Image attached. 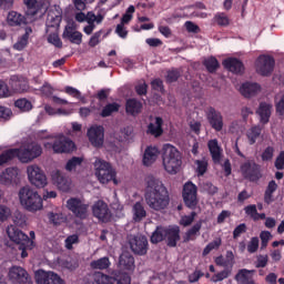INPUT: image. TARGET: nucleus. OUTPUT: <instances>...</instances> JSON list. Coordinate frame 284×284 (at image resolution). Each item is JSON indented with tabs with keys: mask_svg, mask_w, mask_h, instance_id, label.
Segmentation results:
<instances>
[{
	"mask_svg": "<svg viewBox=\"0 0 284 284\" xmlns=\"http://www.w3.org/2000/svg\"><path fill=\"white\" fill-rule=\"evenodd\" d=\"M144 201L153 212H163L170 206V191L162 181L150 174L144 179Z\"/></svg>",
	"mask_w": 284,
	"mask_h": 284,
	"instance_id": "obj_1",
	"label": "nucleus"
},
{
	"mask_svg": "<svg viewBox=\"0 0 284 284\" xmlns=\"http://www.w3.org/2000/svg\"><path fill=\"white\" fill-rule=\"evenodd\" d=\"M162 150L164 170L169 174H178L179 170H181V165H183L181 152L172 144H164Z\"/></svg>",
	"mask_w": 284,
	"mask_h": 284,
	"instance_id": "obj_2",
	"label": "nucleus"
},
{
	"mask_svg": "<svg viewBox=\"0 0 284 284\" xmlns=\"http://www.w3.org/2000/svg\"><path fill=\"white\" fill-rule=\"evenodd\" d=\"M18 196L20 204L27 212H39L43 210V197L34 189L23 186L20 189Z\"/></svg>",
	"mask_w": 284,
	"mask_h": 284,
	"instance_id": "obj_3",
	"label": "nucleus"
},
{
	"mask_svg": "<svg viewBox=\"0 0 284 284\" xmlns=\"http://www.w3.org/2000/svg\"><path fill=\"white\" fill-rule=\"evenodd\" d=\"M13 150L16 151V159H19L21 163H31L43 154V148L39 142H28Z\"/></svg>",
	"mask_w": 284,
	"mask_h": 284,
	"instance_id": "obj_4",
	"label": "nucleus"
},
{
	"mask_svg": "<svg viewBox=\"0 0 284 284\" xmlns=\"http://www.w3.org/2000/svg\"><path fill=\"white\" fill-rule=\"evenodd\" d=\"M94 168L95 176L98 178V181H100V183L106 184L110 183V181H113L114 185L119 183L116 181V171H114L112 164H110L105 160H95Z\"/></svg>",
	"mask_w": 284,
	"mask_h": 284,
	"instance_id": "obj_5",
	"label": "nucleus"
},
{
	"mask_svg": "<svg viewBox=\"0 0 284 284\" xmlns=\"http://www.w3.org/2000/svg\"><path fill=\"white\" fill-rule=\"evenodd\" d=\"M240 172L246 181L251 183H257L263 179V174L261 173L260 164L255 163L254 160L246 161L241 164Z\"/></svg>",
	"mask_w": 284,
	"mask_h": 284,
	"instance_id": "obj_6",
	"label": "nucleus"
},
{
	"mask_svg": "<svg viewBox=\"0 0 284 284\" xmlns=\"http://www.w3.org/2000/svg\"><path fill=\"white\" fill-rule=\"evenodd\" d=\"M44 148H52L54 154H70L77 150L72 140L65 136H59L53 142L44 143Z\"/></svg>",
	"mask_w": 284,
	"mask_h": 284,
	"instance_id": "obj_7",
	"label": "nucleus"
},
{
	"mask_svg": "<svg viewBox=\"0 0 284 284\" xmlns=\"http://www.w3.org/2000/svg\"><path fill=\"white\" fill-rule=\"evenodd\" d=\"M7 235L16 243V245H22L23 247H34V241L30 240L28 234L23 233V231L19 230L16 225H10L7 227Z\"/></svg>",
	"mask_w": 284,
	"mask_h": 284,
	"instance_id": "obj_8",
	"label": "nucleus"
},
{
	"mask_svg": "<svg viewBox=\"0 0 284 284\" xmlns=\"http://www.w3.org/2000/svg\"><path fill=\"white\" fill-rule=\"evenodd\" d=\"M199 187L196 184L191 181L186 182L183 186L182 196L184 201V205L189 207V210H196L199 205V196H197Z\"/></svg>",
	"mask_w": 284,
	"mask_h": 284,
	"instance_id": "obj_9",
	"label": "nucleus"
},
{
	"mask_svg": "<svg viewBox=\"0 0 284 284\" xmlns=\"http://www.w3.org/2000/svg\"><path fill=\"white\" fill-rule=\"evenodd\" d=\"M274 65H276V60L272 55H260L255 61V70L261 77H270L274 72Z\"/></svg>",
	"mask_w": 284,
	"mask_h": 284,
	"instance_id": "obj_10",
	"label": "nucleus"
},
{
	"mask_svg": "<svg viewBox=\"0 0 284 284\" xmlns=\"http://www.w3.org/2000/svg\"><path fill=\"white\" fill-rule=\"evenodd\" d=\"M207 123L214 130L215 132H222L223 131V114L221 111L216 110L214 106H207L204 110Z\"/></svg>",
	"mask_w": 284,
	"mask_h": 284,
	"instance_id": "obj_11",
	"label": "nucleus"
},
{
	"mask_svg": "<svg viewBox=\"0 0 284 284\" xmlns=\"http://www.w3.org/2000/svg\"><path fill=\"white\" fill-rule=\"evenodd\" d=\"M67 207L75 219H81V221L88 219V207L89 205L83 203L79 197H70L67 201Z\"/></svg>",
	"mask_w": 284,
	"mask_h": 284,
	"instance_id": "obj_12",
	"label": "nucleus"
},
{
	"mask_svg": "<svg viewBox=\"0 0 284 284\" xmlns=\"http://www.w3.org/2000/svg\"><path fill=\"white\" fill-rule=\"evenodd\" d=\"M27 173L30 183L36 187H45L48 185V178L38 165L28 166Z\"/></svg>",
	"mask_w": 284,
	"mask_h": 284,
	"instance_id": "obj_13",
	"label": "nucleus"
},
{
	"mask_svg": "<svg viewBox=\"0 0 284 284\" xmlns=\"http://www.w3.org/2000/svg\"><path fill=\"white\" fill-rule=\"evenodd\" d=\"M8 278L12 284H32V277L26 268L12 266L9 268Z\"/></svg>",
	"mask_w": 284,
	"mask_h": 284,
	"instance_id": "obj_14",
	"label": "nucleus"
},
{
	"mask_svg": "<svg viewBox=\"0 0 284 284\" xmlns=\"http://www.w3.org/2000/svg\"><path fill=\"white\" fill-rule=\"evenodd\" d=\"M87 136L93 148H103L105 129L102 125H93L88 130Z\"/></svg>",
	"mask_w": 284,
	"mask_h": 284,
	"instance_id": "obj_15",
	"label": "nucleus"
},
{
	"mask_svg": "<svg viewBox=\"0 0 284 284\" xmlns=\"http://www.w3.org/2000/svg\"><path fill=\"white\" fill-rule=\"evenodd\" d=\"M36 282L37 284H65L59 274L52 271L45 272L43 270L36 272Z\"/></svg>",
	"mask_w": 284,
	"mask_h": 284,
	"instance_id": "obj_16",
	"label": "nucleus"
},
{
	"mask_svg": "<svg viewBox=\"0 0 284 284\" xmlns=\"http://www.w3.org/2000/svg\"><path fill=\"white\" fill-rule=\"evenodd\" d=\"M129 243L133 254H138V256H145L148 254V237L136 235L131 237Z\"/></svg>",
	"mask_w": 284,
	"mask_h": 284,
	"instance_id": "obj_17",
	"label": "nucleus"
},
{
	"mask_svg": "<svg viewBox=\"0 0 284 284\" xmlns=\"http://www.w3.org/2000/svg\"><path fill=\"white\" fill-rule=\"evenodd\" d=\"M93 216L102 221V223H108L112 219V213L108 204L101 200L95 202L92 207Z\"/></svg>",
	"mask_w": 284,
	"mask_h": 284,
	"instance_id": "obj_18",
	"label": "nucleus"
},
{
	"mask_svg": "<svg viewBox=\"0 0 284 284\" xmlns=\"http://www.w3.org/2000/svg\"><path fill=\"white\" fill-rule=\"evenodd\" d=\"M9 88L14 94H24L30 91V83L23 77L12 75L9 80Z\"/></svg>",
	"mask_w": 284,
	"mask_h": 284,
	"instance_id": "obj_19",
	"label": "nucleus"
},
{
	"mask_svg": "<svg viewBox=\"0 0 284 284\" xmlns=\"http://www.w3.org/2000/svg\"><path fill=\"white\" fill-rule=\"evenodd\" d=\"M164 239L166 240L168 247H176V244L181 241V227L179 225L168 226Z\"/></svg>",
	"mask_w": 284,
	"mask_h": 284,
	"instance_id": "obj_20",
	"label": "nucleus"
},
{
	"mask_svg": "<svg viewBox=\"0 0 284 284\" xmlns=\"http://www.w3.org/2000/svg\"><path fill=\"white\" fill-rule=\"evenodd\" d=\"M19 181V169L8 168L0 174L1 185H12Z\"/></svg>",
	"mask_w": 284,
	"mask_h": 284,
	"instance_id": "obj_21",
	"label": "nucleus"
},
{
	"mask_svg": "<svg viewBox=\"0 0 284 284\" xmlns=\"http://www.w3.org/2000/svg\"><path fill=\"white\" fill-rule=\"evenodd\" d=\"M222 65L225 68V70H229V72H233V74H243L245 70L243 61L239 60L237 58H227L223 60Z\"/></svg>",
	"mask_w": 284,
	"mask_h": 284,
	"instance_id": "obj_22",
	"label": "nucleus"
},
{
	"mask_svg": "<svg viewBox=\"0 0 284 284\" xmlns=\"http://www.w3.org/2000/svg\"><path fill=\"white\" fill-rule=\"evenodd\" d=\"M146 134H149L150 136H154V139L163 136V118L155 116L154 122H150L148 124Z\"/></svg>",
	"mask_w": 284,
	"mask_h": 284,
	"instance_id": "obj_23",
	"label": "nucleus"
},
{
	"mask_svg": "<svg viewBox=\"0 0 284 284\" xmlns=\"http://www.w3.org/2000/svg\"><path fill=\"white\" fill-rule=\"evenodd\" d=\"M256 114L260 119V123L262 125H267L270 123V119L272 118V104L261 102L256 110Z\"/></svg>",
	"mask_w": 284,
	"mask_h": 284,
	"instance_id": "obj_24",
	"label": "nucleus"
},
{
	"mask_svg": "<svg viewBox=\"0 0 284 284\" xmlns=\"http://www.w3.org/2000/svg\"><path fill=\"white\" fill-rule=\"evenodd\" d=\"M62 39H67L70 43H74L75 45H81V43H83V33L68 26L64 28Z\"/></svg>",
	"mask_w": 284,
	"mask_h": 284,
	"instance_id": "obj_25",
	"label": "nucleus"
},
{
	"mask_svg": "<svg viewBox=\"0 0 284 284\" xmlns=\"http://www.w3.org/2000/svg\"><path fill=\"white\" fill-rule=\"evenodd\" d=\"M109 284H132V276L125 272L114 271L112 276L108 275Z\"/></svg>",
	"mask_w": 284,
	"mask_h": 284,
	"instance_id": "obj_26",
	"label": "nucleus"
},
{
	"mask_svg": "<svg viewBox=\"0 0 284 284\" xmlns=\"http://www.w3.org/2000/svg\"><path fill=\"white\" fill-rule=\"evenodd\" d=\"M240 92L245 99H251V97L261 92V85L256 82H245L240 88Z\"/></svg>",
	"mask_w": 284,
	"mask_h": 284,
	"instance_id": "obj_27",
	"label": "nucleus"
},
{
	"mask_svg": "<svg viewBox=\"0 0 284 284\" xmlns=\"http://www.w3.org/2000/svg\"><path fill=\"white\" fill-rule=\"evenodd\" d=\"M207 149L211 154L212 161L215 164L221 163V153L223 152V149H221V145H219V140L213 139L207 142Z\"/></svg>",
	"mask_w": 284,
	"mask_h": 284,
	"instance_id": "obj_28",
	"label": "nucleus"
},
{
	"mask_svg": "<svg viewBox=\"0 0 284 284\" xmlns=\"http://www.w3.org/2000/svg\"><path fill=\"white\" fill-rule=\"evenodd\" d=\"M119 265L121 270L125 272H134V256L129 252H124L120 255Z\"/></svg>",
	"mask_w": 284,
	"mask_h": 284,
	"instance_id": "obj_29",
	"label": "nucleus"
},
{
	"mask_svg": "<svg viewBox=\"0 0 284 284\" xmlns=\"http://www.w3.org/2000/svg\"><path fill=\"white\" fill-rule=\"evenodd\" d=\"M254 272H256V271L242 268L236 273L234 278L237 284H256V282H254V278L252 277V275H250V274H254Z\"/></svg>",
	"mask_w": 284,
	"mask_h": 284,
	"instance_id": "obj_30",
	"label": "nucleus"
},
{
	"mask_svg": "<svg viewBox=\"0 0 284 284\" xmlns=\"http://www.w3.org/2000/svg\"><path fill=\"white\" fill-rule=\"evenodd\" d=\"M8 24L11 27H21V26H28V19L26 16L17 12V11H10L7 17Z\"/></svg>",
	"mask_w": 284,
	"mask_h": 284,
	"instance_id": "obj_31",
	"label": "nucleus"
},
{
	"mask_svg": "<svg viewBox=\"0 0 284 284\" xmlns=\"http://www.w3.org/2000/svg\"><path fill=\"white\" fill-rule=\"evenodd\" d=\"M159 159V149L156 146H148L143 154V165L150 168Z\"/></svg>",
	"mask_w": 284,
	"mask_h": 284,
	"instance_id": "obj_32",
	"label": "nucleus"
},
{
	"mask_svg": "<svg viewBox=\"0 0 284 284\" xmlns=\"http://www.w3.org/2000/svg\"><path fill=\"white\" fill-rule=\"evenodd\" d=\"M141 110H143V103L136 99H129L125 103V112L126 114H131V116H136V114H141Z\"/></svg>",
	"mask_w": 284,
	"mask_h": 284,
	"instance_id": "obj_33",
	"label": "nucleus"
},
{
	"mask_svg": "<svg viewBox=\"0 0 284 284\" xmlns=\"http://www.w3.org/2000/svg\"><path fill=\"white\" fill-rule=\"evenodd\" d=\"M203 227V221H197L191 229H189L183 237V243H190V241H196L201 229Z\"/></svg>",
	"mask_w": 284,
	"mask_h": 284,
	"instance_id": "obj_34",
	"label": "nucleus"
},
{
	"mask_svg": "<svg viewBox=\"0 0 284 284\" xmlns=\"http://www.w3.org/2000/svg\"><path fill=\"white\" fill-rule=\"evenodd\" d=\"M133 221L134 223H141L145 216H148V211H145V206H143V203L136 202L133 207Z\"/></svg>",
	"mask_w": 284,
	"mask_h": 284,
	"instance_id": "obj_35",
	"label": "nucleus"
},
{
	"mask_svg": "<svg viewBox=\"0 0 284 284\" xmlns=\"http://www.w3.org/2000/svg\"><path fill=\"white\" fill-rule=\"evenodd\" d=\"M276 190H278V184H276V181H270L264 192V203H266V205L274 203V192H276Z\"/></svg>",
	"mask_w": 284,
	"mask_h": 284,
	"instance_id": "obj_36",
	"label": "nucleus"
},
{
	"mask_svg": "<svg viewBox=\"0 0 284 284\" xmlns=\"http://www.w3.org/2000/svg\"><path fill=\"white\" fill-rule=\"evenodd\" d=\"M52 179L60 190L65 191L70 189V180L61 171L54 172Z\"/></svg>",
	"mask_w": 284,
	"mask_h": 284,
	"instance_id": "obj_37",
	"label": "nucleus"
},
{
	"mask_svg": "<svg viewBox=\"0 0 284 284\" xmlns=\"http://www.w3.org/2000/svg\"><path fill=\"white\" fill-rule=\"evenodd\" d=\"M61 12L60 11H49L47 17V28H59L61 26Z\"/></svg>",
	"mask_w": 284,
	"mask_h": 284,
	"instance_id": "obj_38",
	"label": "nucleus"
},
{
	"mask_svg": "<svg viewBox=\"0 0 284 284\" xmlns=\"http://www.w3.org/2000/svg\"><path fill=\"white\" fill-rule=\"evenodd\" d=\"M103 19H105V17L103 14L98 13L95 16L94 11H89L87 23H88L89 28L94 31L97 29V26H100V23H103Z\"/></svg>",
	"mask_w": 284,
	"mask_h": 284,
	"instance_id": "obj_39",
	"label": "nucleus"
},
{
	"mask_svg": "<svg viewBox=\"0 0 284 284\" xmlns=\"http://www.w3.org/2000/svg\"><path fill=\"white\" fill-rule=\"evenodd\" d=\"M32 32V28H27L26 32L21 38L18 39L17 43L13 44L14 50L21 51L28 47V41L30 39V33Z\"/></svg>",
	"mask_w": 284,
	"mask_h": 284,
	"instance_id": "obj_40",
	"label": "nucleus"
},
{
	"mask_svg": "<svg viewBox=\"0 0 284 284\" xmlns=\"http://www.w3.org/2000/svg\"><path fill=\"white\" fill-rule=\"evenodd\" d=\"M203 65L207 70V72H210V74H214V72H216V70H219V68H221L219 60L213 55L206 58L203 61Z\"/></svg>",
	"mask_w": 284,
	"mask_h": 284,
	"instance_id": "obj_41",
	"label": "nucleus"
},
{
	"mask_svg": "<svg viewBox=\"0 0 284 284\" xmlns=\"http://www.w3.org/2000/svg\"><path fill=\"white\" fill-rule=\"evenodd\" d=\"M17 159V151L14 149H8L0 154V168L8 165L10 161Z\"/></svg>",
	"mask_w": 284,
	"mask_h": 284,
	"instance_id": "obj_42",
	"label": "nucleus"
},
{
	"mask_svg": "<svg viewBox=\"0 0 284 284\" xmlns=\"http://www.w3.org/2000/svg\"><path fill=\"white\" fill-rule=\"evenodd\" d=\"M120 109H121V104H119L116 102L108 103L102 109L100 116H102V119H108V116H112V114H114V112H119Z\"/></svg>",
	"mask_w": 284,
	"mask_h": 284,
	"instance_id": "obj_43",
	"label": "nucleus"
},
{
	"mask_svg": "<svg viewBox=\"0 0 284 284\" xmlns=\"http://www.w3.org/2000/svg\"><path fill=\"white\" fill-rule=\"evenodd\" d=\"M165 230L166 227L164 226H156L155 231L151 235V243H153V245L165 241Z\"/></svg>",
	"mask_w": 284,
	"mask_h": 284,
	"instance_id": "obj_44",
	"label": "nucleus"
},
{
	"mask_svg": "<svg viewBox=\"0 0 284 284\" xmlns=\"http://www.w3.org/2000/svg\"><path fill=\"white\" fill-rule=\"evenodd\" d=\"M92 270H108L112 263L110 262V257L104 256L99 260H94L91 262Z\"/></svg>",
	"mask_w": 284,
	"mask_h": 284,
	"instance_id": "obj_45",
	"label": "nucleus"
},
{
	"mask_svg": "<svg viewBox=\"0 0 284 284\" xmlns=\"http://www.w3.org/2000/svg\"><path fill=\"white\" fill-rule=\"evenodd\" d=\"M213 23L220 26V28H227L230 26V17L225 12H217L213 17Z\"/></svg>",
	"mask_w": 284,
	"mask_h": 284,
	"instance_id": "obj_46",
	"label": "nucleus"
},
{
	"mask_svg": "<svg viewBox=\"0 0 284 284\" xmlns=\"http://www.w3.org/2000/svg\"><path fill=\"white\" fill-rule=\"evenodd\" d=\"M14 106L20 110V112H30L32 110V102L26 98H21L14 101Z\"/></svg>",
	"mask_w": 284,
	"mask_h": 284,
	"instance_id": "obj_47",
	"label": "nucleus"
},
{
	"mask_svg": "<svg viewBox=\"0 0 284 284\" xmlns=\"http://www.w3.org/2000/svg\"><path fill=\"white\" fill-rule=\"evenodd\" d=\"M48 219H49V223H52V225H61V223H65V221H68V217H65L63 213H54V212H49Z\"/></svg>",
	"mask_w": 284,
	"mask_h": 284,
	"instance_id": "obj_48",
	"label": "nucleus"
},
{
	"mask_svg": "<svg viewBox=\"0 0 284 284\" xmlns=\"http://www.w3.org/2000/svg\"><path fill=\"white\" fill-rule=\"evenodd\" d=\"M221 245H223V240H221V237L215 239L214 241L210 242L204 247L202 255L207 256V254H210V252H212L213 250H219V247H221Z\"/></svg>",
	"mask_w": 284,
	"mask_h": 284,
	"instance_id": "obj_49",
	"label": "nucleus"
},
{
	"mask_svg": "<svg viewBox=\"0 0 284 284\" xmlns=\"http://www.w3.org/2000/svg\"><path fill=\"white\" fill-rule=\"evenodd\" d=\"M83 163V158L73 156L72 159L68 160L65 164L67 172H73L77 168H80Z\"/></svg>",
	"mask_w": 284,
	"mask_h": 284,
	"instance_id": "obj_50",
	"label": "nucleus"
},
{
	"mask_svg": "<svg viewBox=\"0 0 284 284\" xmlns=\"http://www.w3.org/2000/svg\"><path fill=\"white\" fill-rule=\"evenodd\" d=\"M24 6H27L26 14L27 17H34L39 9H37V0H23Z\"/></svg>",
	"mask_w": 284,
	"mask_h": 284,
	"instance_id": "obj_51",
	"label": "nucleus"
},
{
	"mask_svg": "<svg viewBox=\"0 0 284 284\" xmlns=\"http://www.w3.org/2000/svg\"><path fill=\"white\" fill-rule=\"evenodd\" d=\"M28 217H26V214L21 213L20 211H16L13 214V223L18 227H26Z\"/></svg>",
	"mask_w": 284,
	"mask_h": 284,
	"instance_id": "obj_52",
	"label": "nucleus"
},
{
	"mask_svg": "<svg viewBox=\"0 0 284 284\" xmlns=\"http://www.w3.org/2000/svg\"><path fill=\"white\" fill-rule=\"evenodd\" d=\"M261 136V128L260 126H252L247 133V139L250 145H254L256 143V139Z\"/></svg>",
	"mask_w": 284,
	"mask_h": 284,
	"instance_id": "obj_53",
	"label": "nucleus"
},
{
	"mask_svg": "<svg viewBox=\"0 0 284 284\" xmlns=\"http://www.w3.org/2000/svg\"><path fill=\"white\" fill-rule=\"evenodd\" d=\"M195 219H196V212L193 211V212H191L190 215H183L180 219V225H182L183 227H190V225H192V223H194Z\"/></svg>",
	"mask_w": 284,
	"mask_h": 284,
	"instance_id": "obj_54",
	"label": "nucleus"
},
{
	"mask_svg": "<svg viewBox=\"0 0 284 284\" xmlns=\"http://www.w3.org/2000/svg\"><path fill=\"white\" fill-rule=\"evenodd\" d=\"M261 239V250H265L272 239V233L270 231H262L260 233Z\"/></svg>",
	"mask_w": 284,
	"mask_h": 284,
	"instance_id": "obj_55",
	"label": "nucleus"
},
{
	"mask_svg": "<svg viewBox=\"0 0 284 284\" xmlns=\"http://www.w3.org/2000/svg\"><path fill=\"white\" fill-rule=\"evenodd\" d=\"M258 237H252L250 242L247 243L246 250L248 254H256L258 252Z\"/></svg>",
	"mask_w": 284,
	"mask_h": 284,
	"instance_id": "obj_56",
	"label": "nucleus"
},
{
	"mask_svg": "<svg viewBox=\"0 0 284 284\" xmlns=\"http://www.w3.org/2000/svg\"><path fill=\"white\" fill-rule=\"evenodd\" d=\"M64 245L68 250H73L74 246L73 245H79V235L73 234V235H69L65 240H64Z\"/></svg>",
	"mask_w": 284,
	"mask_h": 284,
	"instance_id": "obj_57",
	"label": "nucleus"
},
{
	"mask_svg": "<svg viewBox=\"0 0 284 284\" xmlns=\"http://www.w3.org/2000/svg\"><path fill=\"white\" fill-rule=\"evenodd\" d=\"M12 216V211L6 205H0V223H6V221Z\"/></svg>",
	"mask_w": 284,
	"mask_h": 284,
	"instance_id": "obj_58",
	"label": "nucleus"
},
{
	"mask_svg": "<svg viewBox=\"0 0 284 284\" xmlns=\"http://www.w3.org/2000/svg\"><path fill=\"white\" fill-rule=\"evenodd\" d=\"M103 34V30H99L89 40V47L90 48H97L99 43H101V36Z\"/></svg>",
	"mask_w": 284,
	"mask_h": 284,
	"instance_id": "obj_59",
	"label": "nucleus"
},
{
	"mask_svg": "<svg viewBox=\"0 0 284 284\" xmlns=\"http://www.w3.org/2000/svg\"><path fill=\"white\" fill-rule=\"evenodd\" d=\"M195 165H197L196 168L197 176H203V174L207 172V162L205 160H196Z\"/></svg>",
	"mask_w": 284,
	"mask_h": 284,
	"instance_id": "obj_60",
	"label": "nucleus"
},
{
	"mask_svg": "<svg viewBox=\"0 0 284 284\" xmlns=\"http://www.w3.org/2000/svg\"><path fill=\"white\" fill-rule=\"evenodd\" d=\"M48 42L54 45L55 48H63V41H61V38H59V34L57 33L49 34Z\"/></svg>",
	"mask_w": 284,
	"mask_h": 284,
	"instance_id": "obj_61",
	"label": "nucleus"
},
{
	"mask_svg": "<svg viewBox=\"0 0 284 284\" xmlns=\"http://www.w3.org/2000/svg\"><path fill=\"white\" fill-rule=\"evenodd\" d=\"M247 232V225L245 223H241L237 225L233 231V239L236 241V239H240L241 234H245Z\"/></svg>",
	"mask_w": 284,
	"mask_h": 284,
	"instance_id": "obj_62",
	"label": "nucleus"
},
{
	"mask_svg": "<svg viewBox=\"0 0 284 284\" xmlns=\"http://www.w3.org/2000/svg\"><path fill=\"white\" fill-rule=\"evenodd\" d=\"M270 262V257L267 255H258L255 262V267H267V263Z\"/></svg>",
	"mask_w": 284,
	"mask_h": 284,
	"instance_id": "obj_63",
	"label": "nucleus"
},
{
	"mask_svg": "<svg viewBox=\"0 0 284 284\" xmlns=\"http://www.w3.org/2000/svg\"><path fill=\"white\" fill-rule=\"evenodd\" d=\"M275 168L276 170H284V151H281L275 159Z\"/></svg>",
	"mask_w": 284,
	"mask_h": 284,
	"instance_id": "obj_64",
	"label": "nucleus"
}]
</instances>
